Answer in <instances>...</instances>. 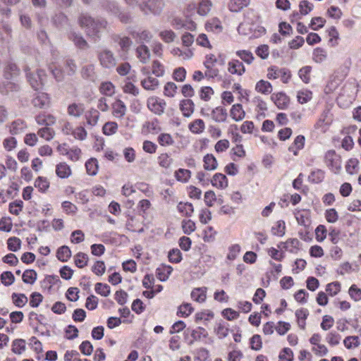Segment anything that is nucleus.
Wrapping results in <instances>:
<instances>
[{
    "label": "nucleus",
    "mask_w": 361,
    "mask_h": 361,
    "mask_svg": "<svg viewBox=\"0 0 361 361\" xmlns=\"http://www.w3.org/2000/svg\"><path fill=\"white\" fill-rule=\"evenodd\" d=\"M358 92V85L355 82H346L341 89L336 101L343 107H348L355 100Z\"/></svg>",
    "instance_id": "obj_1"
},
{
    "label": "nucleus",
    "mask_w": 361,
    "mask_h": 361,
    "mask_svg": "<svg viewBox=\"0 0 361 361\" xmlns=\"http://www.w3.org/2000/svg\"><path fill=\"white\" fill-rule=\"evenodd\" d=\"M78 23L80 27L86 29V32L90 36L97 35L100 29L106 26V21L95 22L91 16L84 13L79 16Z\"/></svg>",
    "instance_id": "obj_2"
},
{
    "label": "nucleus",
    "mask_w": 361,
    "mask_h": 361,
    "mask_svg": "<svg viewBox=\"0 0 361 361\" xmlns=\"http://www.w3.org/2000/svg\"><path fill=\"white\" fill-rule=\"evenodd\" d=\"M324 163L334 174H339L342 170V158L334 149H330L325 152Z\"/></svg>",
    "instance_id": "obj_3"
},
{
    "label": "nucleus",
    "mask_w": 361,
    "mask_h": 361,
    "mask_svg": "<svg viewBox=\"0 0 361 361\" xmlns=\"http://www.w3.org/2000/svg\"><path fill=\"white\" fill-rule=\"evenodd\" d=\"M348 75L345 69H336L329 76L324 87V93L330 94L334 92Z\"/></svg>",
    "instance_id": "obj_4"
},
{
    "label": "nucleus",
    "mask_w": 361,
    "mask_h": 361,
    "mask_svg": "<svg viewBox=\"0 0 361 361\" xmlns=\"http://www.w3.org/2000/svg\"><path fill=\"white\" fill-rule=\"evenodd\" d=\"M56 149L60 154L66 156L68 160L73 162L79 161L82 154V150L79 147H70L67 143L59 145Z\"/></svg>",
    "instance_id": "obj_5"
},
{
    "label": "nucleus",
    "mask_w": 361,
    "mask_h": 361,
    "mask_svg": "<svg viewBox=\"0 0 361 361\" xmlns=\"http://www.w3.org/2000/svg\"><path fill=\"white\" fill-rule=\"evenodd\" d=\"M26 76L32 87L38 90L42 88L46 78L44 69H27Z\"/></svg>",
    "instance_id": "obj_6"
},
{
    "label": "nucleus",
    "mask_w": 361,
    "mask_h": 361,
    "mask_svg": "<svg viewBox=\"0 0 361 361\" xmlns=\"http://www.w3.org/2000/svg\"><path fill=\"white\" fill-rule=\"evenodd\" d=\"M147 106L153 114L161 116L166 107V102L164 99L156 96L150 97L147 100Z\"/></svg>",
    "instance_id": "obj_7"
},
{
    "label": "nucleus",
    "mask_w": 361,
    "mask_h": 361,
    "mask_svg": "<svg viewBox=\"0 0 361 361\" xmlns=\"http://www.w3.org/2000/svg\"><path fill=\"white\" fill-rule=\"evenodd\" d=\"M140 9L145 13H159L164 7L162 0H147L146 2L139 5Z\"/></svg>",
    "instance_id": "obj_8"
},
{
    "label": "nucleus",
    "mask_w": 361,
    "mask_h": 361,
    "mask_svg": "<svg viewBox=\"0 0 361 361\" xmlns=\"http://www.w3.org/2000/svg\"><path fill=\"white\" fill-rule=\"evenodd\" d=\"M271 100L279 109H287L290 105V97L283 92H278L271 95Z\"/></svg>",
    "instance_id": "obj_9"
},
{
    "label": "nucleus",
    "mask_w": 361,
    "mask_h": 361,
    "mask_svg": "<svg viewBox=\"0 0 361 361\" xmlns=\"http://www.w3.org/2000/svg\"><path fill=\"white\" fill-rule=\"evenodd\" d=\"M205 68L222 66L225 64V55L223 54H209L204 61Z\"/></svg>",
    "instance_id": "obj_10"
},
{
    "label": "nucleus",
    "mask_w": 361,
    "mask_h": 361,
    "mask_svg": "<svg viewBox=\"0 0 361 361\" xmlns=\"http://www.w3.org/2000/svg\"><path fill=\"white\" fill-rule=\"evenodd\" d=\"M127 112L125 103L120 99H116L111 104V114L116 118H123Z\"/></svg>",
    "instance_id": "obj_11"
},
{
    "label": "nucleus",
    "mask_w": 361,
    "mask_h": 361,
    "mask_svg": "<svg viewBox=\"0 0 361 361\" xmlns=\"http://www.w3.org/2000/svg\"><path fill=\"white\" fill-rule=\"evenodd\" d=\"M212 185L218 190H225L228 186V180L226 175L216 173L210 179Z\"/></svg>",
    "instance_id": "obj_12"
},
{
    "label": "nucleus",
    "mask_w": 361,
    "mask_h": 361,
    "mask_svg": "<svg viewBox=\"0 0 361 361\" xmlns=\"http://www.w3.org/2000/svg\"><path fill=\"white\" fill-rule=\"evenodd\" d=\"M195 103L190 99H183L179 102V109L185 118L190 117L195 111Z\"/></svg>",
    "instance_id": "obj_13"
},
{
    "label": "nucleus",
    "mask_w": 361,
    "mask_h": 361,
    "mask_svg": "<svg viewBox=\"0 0 361 361\" xmlns=\"http://www.w3.org/2000/svg\"><path fill=\"white\" fill-rule=\"evenodd\" d=\"M32 104L39 109L48 107L50 105V97L47 93H37L32 99Z\"/></svg>",
    "instance_id": "obj_14"
},
{
    "label": "nucleus",
    "mask_w": 361,
    "mask_h": 361,
    "mask_svg": "<svg viewBox=\"0 0 361 361\" xmlns=\"http://www.w3.org/2000/svg\"><path fill=\"white\" fill-rule=\"evenodd\" d=\"M99 59L104 68H112L116 65V59L110 51L104 50L100 52Z\"/></svg>",
    "instance_id": "obj_15"
},
{
    "label": "nucleus",
    "mask_w": 361,
    "mask_h": 361,
    "mask_svg": "<svg viewBox=\"0 0 361 361\" xmlns=\"http://www.w3.org/2000/svg\"><path fill=\"white\" fill-rule=\"evenodd\" d=\"M9 133L11 135H19L23 133L27 128V123L20 118L12 121L8 126Z\"/></svg>",
    "instance_id": "obj_16"
},
{
    "label": "nucleus",
    "mask_w": 361,
    "mask_h": 361,
    "mask_svg": "<svg viewBox=\"0 0 361 361\" xmlns=\"http://www.w3.org/2000/svg\"><path fill=\"white\" fill-rule=\"evenodd\" d=\"M56 118L50 114L39 113L35 116V121L39 126H51L56 123Z\"/></svg>",
    "instance_id": "obj_17"
},
{
    "label": "nucleus",
    "mask_w": 361,
    "mask_h": 361,
    "mask_svg": "<svg viewBox=\"0 0 361 361\" xmlns=\"http://www.w3.org/2000/svg\"><path fill=\"white\" fill-rule=\"evenodd\" d=\"M55 173L59 178L65 179L72 175V169L66 162L61 161L56 165Z\"/></svg>",
    "instance_id": "obj_18"
},
{
    "label": "nucleus",
    "mask_w": 361,
    "mask_h": 361,
    "mask_svg": "<svg viewBox=\"0 0 361 361\" xmlns=\"http://www.w3.org/2000/svg\"><path fill=\"white\" fill-rule=\"evenodd\" d=\"M229 114L231 118L236 122L243 121L246 116V113L240 104L232 105Z\"/></svg>",
    "instance_id": "obj_19"
},
{
    "label": "nucleus",
    "mask_w": 361,
    "mask_h": 361,
    "mask_svg": "<svg viewBox=\"0 0 361 361\" xmlns=\"http://www.w3.org/2000/svg\"><path fill=\"white\" fill-rule=\"evenodd\" d=\"M205 78L212 79L215 82L223 81L224 82L231 83L234 80L229 76L228 78L224 77L219 73V69H207L204 73Z\"/></svg>",
    "instance_id": "obj_20"
},
{
    "label": "nucleus",
    "mask_w": 361,
    "mask_h": 361,
    "mask_svg": "<svg viewBox=\"0 0 361 361\" xmlns=\"http://www.w3.org/2000/svg\"><path fill=\"white\" fill-rule=\"evenodd\" d=\"M211 118L216 123H224L228 118L227 111L223 106H217L212 111Z\"/></svg>",
    "instance_id": "obj_21"
},
{
    "label": "nucleus",
    "mask_w": 361,
    "mask_h": 361,
    "mask_svg": "<svg viewBox=\"0 0 361 361\" xmlns=\"http://www.w3.org/2000/svg\"><path fill=\"white\" fill-rule=\"evenodd\" d=\"M99 111L96 109L91 108L85 114L87 126L90 127L95 126L99 120Z\"/></svg>",
    "instance_id": "obj_22"
},
{
    "label": "nucleus",
    "mask_w": 361,
    "mask_h": 361,
    "mask_svg": "<svg viewBox=\"0 0 361 361\" xmlns=\"http://www.w3.org/2000/svg\"><path fill=\"white\" fill-rule=\"evenodd\" d=\"M207 287L195 288L191 291L190 297L193 301L202 303L207 299Z\"/></svg>",
    "instance_id": "obj_23"
},
{
    "label": "nucleus",
    "mask_w": 361,
    "mask_h": 361,
    "mask_svg": "<svg viewBox=\"0 0 361 361\" xmlns=\"http://www.w3.org/2000/svg\"><path fill=\"white\" fill-rule=\"evenodd\" d=\"M205 30L215 33L221 32L223 31L221 21L216 17L209 19L205 24Z\"/></svg>",
    "instance_id": "obj_24"
},
{
    "label": "nucleus",
    "mask_w": 361,
    "mask_h": 361,
    "mask_svg": "<svg viewBox=\"0 0 361 361\" xmlns=\"http://www.w3.org/2000/svg\"><path fill=\"white\" fill-rule=\"evenodd\" d=\"M253 102L255 104L257 117L258 118L260 117L264 118L266 116V112L268 110L267 102L260 97H255Z\"/></svg>",
    "instance_id": "obj_25"
},
{
    "label": "nucleus",
    "mask_w": 361,
    "mask_h": 361,
    "mask_svg": "<svg viewBox=\"0 0 361 361\" xmlns=\"http://www.w3.org/2000/svg\"><path fill=\"white\" fill-rule=\"evenodd\" d=\"M250 4V0H230L228 4V8L231 12L238 13L247 7Z\"/></svg>",
    "instance_id": "obj_26"
},
{
    "label": "nucleus",
    "mask_w": 361,
    "mask_h": 361,
    "mask_svg": "<svg viewBox=\"0 0 361 361\" xmlns=\"http://www.w3.org/2000/svg\"><path fill=\"white\" fill-rule=\"evenodd\" d=\"M173 271V268L170 265L161 264L156 269V276L161 281H166Z\"/></svg>",
    "instance_id": "obj_27"
},
{
    "label": "nucleus",
    "mask_w": 361,
    "mask_h": 361,
    "mask_svg": "<svg viewBox=\"0 0 361 361\" xmlns=\"http://www.w3.org/2000/svg\"><path fill=\"white\" fill-rule=\"evenodd\" d=\"M131 35L138 43L149 42L152 38V34L147 30L133 31Z\"/></svg>",
    "instance_id": "obj_28"
},
{
    "label": "nucleus",
    "mask_w": 361,
    "mask_h": 361,
    "mask_svg": "<svg viewBox=\"0 0 361 361\" xmlns=\"http://www.w3.org/2000/svg\"><path fill=\"white\" fill-rule=\"evenodd\" d=\"M283 248L290 253L296 254L300 250V242L297 238H288L286 242L283 243Z\"/></svg>",
    "instance_id": "obj_29"
},
{
    "label": "nucleus",
    "mask_w": 361,
    "mask_h": 361,
    "mask_svg": "<svg viewBox=\"0 0 361 361\" xmlns=\"http://www.w3.org/2000/svg\"><path fill=\"white\" fill-rule=\"evenodd\" d=\"M309 316V311L306 308H300L295 311V317L299 328L302 330L305 329L306 319Z\"/></svg>",
    "instance_id": "obj_30"
},
{
    "label": "nucleus",
    "mask_w": 361,
    "mask_h": 361,
    "mask_svg": "<svg viewBox=\"0 0 361 361\" xmlns=\"http://www.w3.org/2000/svg\"><path fill=\"white\" fill-rule=\"evenodd\" d=\"M305 138L303 135H298L293 142L289 146L288 151L292 152L294 155H298V152L303 149L305 146Z\"/></svg>",
    "instance_id": "obj_31"
},
{
    "label": "nucleus",
    "mask_w": 361,
    "mask_h": 361,
    "mask_svg": "<svg viewBox=\"0 0 361 361\" xmlns=\"http://www.w3.org/2000/svg\"><path fill=\"white\" fill-rule=\"evenodd\" d=\"M218 167V161L212 154H207L203 157V168L207 171H214Z\"/></svg>",
    "instance_id": "obj_32"
},
{
    "label": "nucleus",
    "mask_w": 361,
    "mask_h": 361,
    "mask_svg": "<svg viewBox=\"0 0 361 361\" xmlns=\"http://www.w3.org/2000/svg\"><path fill=\"white\" fill-rule=\"evenodd\" d=\"M157 163L160 167L164 169H169L173 163V159L169 153L164 152L158 156Z\"/></svg>",
    "instance_id": "obj_33"
},
{
    "label": "nucleus",
    "mask_w": 361,
    "mask_h": 361,
    "mask_svg": "<svg viewBox=\"0 0 361 361\" xmlns=\"http://www.w3.org/2000/svg\"><path fill=\"white\" fill-rule=\"evenodd\" d=\"M84 105L80 103H73L68 106L67 113L69 116L78 118L84 113Z\"/></svg>",
    "instance_id": "obj_34"
},
{
    "label": "nucleus",
    "mask_w": 361,
    "mask_h": 361,
    "mask_svg": "<svg viewBox=\"0 0 361 361\" xmlns=\"http://www.w3.org/2000/svg\"><path fill=\"white\" fill-rule=\"evenodd\" d=\"M227 135L233 143L241 142L243 140V136L238 133V126L236 124H231L228 127Z\"/></svg>",
    "instance_id": "obj_35"
},
{
    "label": "nucleus",
    "mask_w": 361,
    "mask_h": 361,
    "mask_svg": "<svg viewBox=\"0 0 361 361\" xmlns=\"http://www.w3.org/2000/svg\"><path fill=\"white\" fill-rule=\"evenodd\" d=\"M178 212L183 216L190 217L194 212V207L192 203L180 202L177 205Z\"/></svg>",
    "instance_id": "obj_36"
},
{
    "label": "nucleus",
    "mask_w": 361,
    "mask_h": 361,
    "mask_svg": "<svg viewBox=\"0 0 361 361\" xmlns=\"http://www.w3.org/2000/svg\"><path fill=\"white\" fill-rule=\"evenodd\" d=\"M188 128L194 134H200L205 129V123L202 119L197 118L189 123Z\"/></svg>",
    "instance_id": "obj_37"
},
{
    "label": "nucleus",
    "mask_w": 361,
    "mask_h": 361,
    "mask_svg": "<svg viewBox=\"0 0 361 361\" xmlns=\"http://www.w3.org/2000/svg\"><path fill=\"white\" fill-rule=\"evenodd\" d=\"M255 90L263 94H269L273 90L271 84L264 80H260L256 83Z\"/></svg>",
    "instance_id": "obj_38"
},
{
    "label": "nucleus",
    "mask_w": 361,
    "mask_h": 361,
    "mask_svg": "<svg viewBox=\"0 0 361 361\" xmlns=\"http://www.w3.org/2000/svg\"><path fill=\"white\" fill-rule=\"evenodd\" d=\"M71 257V250L68 246L63 245L57 249L56 257L59 261L62 262H68L70 259Z\"/></svg>",
    "instance_id": "obj_39"
},
{
    "label": "nucleus",
    "mask_w": 361,
    "mask_h": 361,
    "mask_svg": "<svg viewBox=\"0 0 361 361\" xmlns=\"http://www.w3.org/2000/svg\"><path fill=\"white\" fill-rule=\"evenodd\" d=\"M295 217L298 224L306 226L310 223L308 212L305 210L295 209L294 212Z\"/></svg>",
    "instance_id": "obj_40"
},
{
    "label": "nucleus",
    "mask_w": 361,
    "mask_h": 361,
    "mask_svg": "<svg viewBox=\"0 0 361 361\" xmlns=\"http://www.w3.org/2000/svg\"><path fill=\"white\" fill-rule=\"evenodd\" d=\"M55 130L49 127L44 126L37 130V135L46 141L51 140L55 136Z\"/></svg>",
    "instance_id": "obj_41"
},
{
    "label": "nucleus",
    "mask_w": 361,
    "mask_h": 361,
    "mask_svg": "<svg viewBox=\"0 0 361 361\" xmlns=\"http://www.w3.org/2000/svg\"><path fill=\"white\" fill-rule=\"evenodd\" d=\"M136 56L142 63H147L150 56L148 47L144 44L138 46L136 49Z\"/></svg>",
    "instance_id": "obj_42"
},
{
    "label": "nucleus",
    "mask_w": 361,
    "mask_h": 361,
    "mask_svg": "<svg viewBox=\"0 0 361 361\" xmlns=\"http://www.w3.org/2000/svg\"><path fill=\"white\" fill-rule=\"evenodd\" d=\"M360 161L357 158H350L345 163V171L350 175L356 174L359 171Z\"/></svg>",
    "instance_id": "obj_43"
},
{
    "label": "nucleus",
    "mask_w": 361,
    "mask_h": 361,
    "mask_svg": "<svg viewBox=\"0 0 361 361\" xmlns=\"http://www.w3.org/2000/svg\"><path fill=\"white\" fill-rule=\"evenodd\" d=\"M157 140L159 145L164 147L172 146L175 142L172 135L167 133H160Z\"/></svg>",
    "instance_id": "obj_44"
},
{
    "label": "nucleus",
    "mask_w": 361,
    "mask_h": 361,
    "mask_svg": "<svg viewBox=\"0 0 361 361\" xmlns=\"http://www.w3.org/2000/svg\"><path fill=\"white\" fill-rule=\"evenodd\" d=\"M143 127L147 129L148 133L152 134H157L161 130L159 121L157 118L146 121L144 123Z\"/></svg>",
    "instance_id": "obj_45"
},
{
    "label": "nucleus",
    "mask_w": 361,
    "mask_h": 361,
    "mask_svg": "<svg viewBox=\"0 0 361 361\" xmlns=\"http://www.w3.org/2000/svg\"><path fill=\"white\" fill-rule=\"evenodd\" d=\"M34 185L40 192L44 193L49 188L50 183L47 178L39 176L35 179Z\"/></svg>",
    "instance_id": "obj_46"
},
{
    "label": "nucleus",
    "mask_w": 361,
    "mask_h": 361,
    "mask_svg": "<svg viewBox=\"0 0 361 361\" xmlns=\"http://www.w3.org/2000/svg\"><path fill=\"white\" fill-rule=\"evenodd\" d=\"M191 171L188 169H178L174 173L176 180L185 183L189 181L191 178Z\"/></svg>",
    "instance_id": "obj_47"
},
{
    "label": "nucleus",
    "mask_w": 361,
    "mask_h": 361,
    "mask_svg": "<svg viewBox=\"0 0 361 361\" xmlns=\"http://www.w3.org/2000/svg\"><path fill=\"white\" fill-rule=\"evenodd\" d=\"M26 349V343L24 339L17 338L13 341L11 350L16 355H21Z\"/></svg>",
    "instance_id": "obj_48"
},
{
    "label": "nucleus",
    "mask_w": 361,
    "mask_h": 361,
    "mask_svg": "<svg viewBox=\"0 0 361 361\" xmlns=\"http://www.w3.org/2000/svg\"><path fill=\"white\" fill-rule=\"evenodd\" d=\"M325 178L324 171L317 169L312 171L308 176V180L310 183L318 184L322 183Z\"/></svg>",
    "instance_id": "obj_49"
},
{
    "label": "nucleus",
    "mask_w": 361,
    "mask_h": 361,
    "mask_svg": "<svg viewBox=\"0 0 361 361\" xmlns=\"http://www.w3.org/2000/svg\"><path fill=\"white\" fill-rule=\"evenodd\" d=\"M241 252V247L239 244H232L228 247L226 259L231 262L235 260Z\"/></svg>",
    "instance_id": "obj_50"
},
{
    "label": "nucleus",
    "mask_w": 361,
    "mask_h": 361,
    "mask_svg": "<svg viewBox=\"0 0 361 361\" xmlns=\"http://www.w3.org/2000/svg\"><path fill=\"white\" fill-rule=\"evenodd\" d=\"M87 173L90 176H95L99 169L98 161L95 158H90L85 162Z\"/></svg>",
    "instance_id": "obj_51"
},
{
    "label": "nucleus",
    "mask_w": 361,
    "mask_h": 361,
    "mask_svg": "<svg viewBox=\"0 0 361 361\" xmlns=\"http://www.w3.org/2000/svg\"><path fill=\"white\" fill-rule=\"evenodd\" d=\"M193 311L194 308L190 303H183L178 307L176 314L179 317L185 318L190 316Z\"/></svg>",
    "instance_id": "obj_52"
},
{
    "label": "nucleus",
    "mask_w": 361,
    "mask_h": 361,
    "mask_svg": "<svg viewBox=\"0 0 361 361\" xmlns=\"http://www.w3.org/2000/svg\"><path fill=\"white\" fill-rule=\"evenodd\" d=\"M312 92L309 90H301L297 92V101L300 104L309 102L312 99Z\"/></svg>",
    "instance_id": "obj_53"
},
{
    "label": "nucleus",
    "mask_w": 361,
    "mask_h": 361,
    "mask_svg": "<svg viewBox=\"0 0 361 361\" xmlns=\"http://www.w3.org/2000/svg\"><path fill=\"white\" fill-rule=\"evenodd\" d=\"M118 126L115 121H108L102 127V133L106 136H111L116 134L118 131Z\"/></svg>",
    "instance_id": "obj_54"
},
{
    "label": "nucleus",
    "mask_w": 361,
    "mask_h": 361,
    "mask_svg": "<svg viewBox=\"0 0 361 361\" xmlns=\"http://www.w3.org/2000/svg\"><path fill=\"white\" fill-rule=\"evenodd\" d=\"M286 224L283 220L277 221L274 225L271 227V233L274 235H276L279 237H282L285 235L286 233Z\"/></svg>",
    "instance_id": "obj_55"
},
{
    "label": "nucleus",
    "mask_w": 361,
    "mask_h": 361,
    "mask_svg": "<svg viewBox=\"0 0 361 361\" xmlns=\"http://www.w3.org/2000/svg\"><path fill=\"white\" fill-rule=\"evenodd\" d=\"M214 317V314L209 310L197 312L195 315V322L199 323L202 321L209 322Z\"/></svg>",
    "instance_id": "obj_56"
},
{
    "label": "nucleus",
    "mask_w": 361,
    "mask_h": 361,
    "mask_svg": "<svg viewBox=\"0 0 361 361\" xmlns=\"http://www.w3.org/2000/svg\"><path fill=\"white\" fill-rule=\"evenodd\" d=\"M141 85L147 90H154L159 85V80L156 78L149 76L141 81Z\"/></svg>",
    "instance_id": "obj_57"
},
{
    "label": "nucleus",
    "mask_w": 361,
    "mask_h": 361,
    "mask_svg": "<svg viewBox=\"0 0 361 361\" xmlns=\"http://www.w3.org/2000/svg\"><path fill=\"white\" fill-rule=\"evenodd\" d=\"M99 92L103 95L111 97L115 93V86L111 82H103L100 85Z\"/></svg>",
    "instance_id": "obj_58"
},
{
    "label": "nucleus",
    "mask_w": 361,
    "mask_h": 361,
    "mask_svg": "<svg viewBox=\"0 0 361 361\" xmlns=\"http://www.w3.org/2000/svg\"><path fill=\"white\" fill-rule=\"evenodd\" d=\"M12 302L15 306L23 307L27 302V298L24 293H13L11 295Z\"/></svg>",
    "instance_id": "obj_59"
},
{
    "label": "nucleus",
    "mask_w": 361,
    "mask_h": 361,
    "mask_svg": "<svg viewBox=\"0 0 361 361\" xmlns=\"http://www.w3.org/2000/svg\"><path fill=\"white\" fill-rule=\"evenodd\" d=\"M190 336L193 341H197L202 338H206L208 336V333L204 328L197 326L191 331Z\"/></svg>",
    "instance_id": "obj_60"
},
{
    "label": "nucleus",
    "mask_w": 361,
    "mask_h": 361,
    "mask_svg": "<svg viewBox=\"0 0 361 361\" xmlns=\"http://www.w3.org/2000/svg\"><path fill=\"white\" fill-rule=\"evenodd\" d=\"M326 341L330 346L338 345L341 340V336L335 331H331L326 335Z\"/></svg>",
    "instance_id": "obj_61"
},
{
    "label": "nucleus",
    "mask_w": 361,
    "mask_h": 361,
    "mask_svg": "<svg viewBox=\"0 0 361 361\" xmlns=\"http://www.w3.org/2000/svg\"><path fill=\"white\" fill-rule=\"evenodd\" d=\"M37 278V274L34 269H26L22 275L23 281L27 284H34Z\"/></svg>",
    "instance_id": "obj_62"
},
{
    "label": "nucleus",
    "mask_w": 361,
    "mask_h": 361,
    "mask_svg": "<svg viewBox=\"0 0 361 361\" xmlns=\"http://www.w3.org/2000/svg\"><path fill=\"white\" fill-rule=\"evenodd\" d=\"M210 353L205 348H199L195 352V361H209Z\"/></svg>",
    "instance_id": "obj_63"
},
{
    "label": "nucleus",
    "mask_w": 361,
    "mask_h": 361,
    "mask_svg": "<svg viewBox=\"0 0 361 361\" xmlns=\"http://www.w3.org/2000/svg\"><path fill=\"white\" fill-rule=\"evenodd\" d=\"M293 351L288 347H285L281 350L279 354V361H293Z\"/></svg>",
    "instance_id": "obj_64"
}]
</instances>
